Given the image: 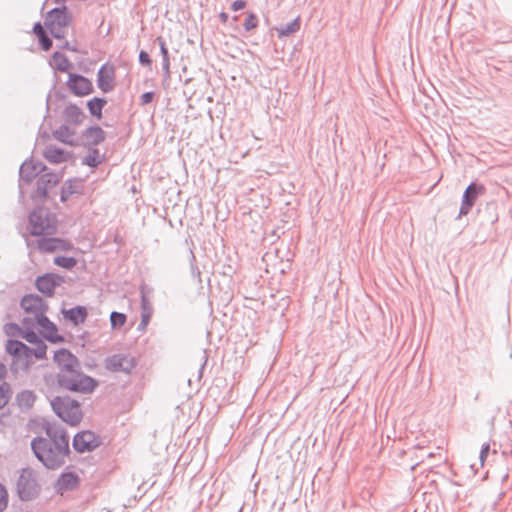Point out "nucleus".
Segmentation results:
<instances>
[{"label": "nucleus", "mask_w": 512, "mask_h": 512, "mask_svg": "<svg viewBox=\"0 0 512 512\" xmlns=\"http://www.w3.org/2000/svg\"><path fill=\"white\" fill-rule=\"evenodd\" d=\"M227 261L229 263L222 264L219 273L223 276L232 277L236 273V267L231 264V259L227 258Z\"/></svg>", "instance_id": "de8ad7c7"}, {"label": "nucleus", "mask_w": 512, "mask_h": 512, "mask_svg": "<svg viewBox=\"0 0 512 512\" xmlns=\"http://www.w3.org/2000/svg\"><path fill=\"white\" fill-rule=\"evenodd\" d=\"M155 97H156V93L154 91L144 92L140 96V105L145 106V105L152 103L155 100Z\"/></svg>", "instance_id": "09e8293b"}, {"label": "nucleus", "mask_w": 512, "mask_h": 512, "mask_svg": "<svg viewBox=\"0 0 512 512\" xmlns=\"http://www.w3.org/2000/svg\"><path fill=\"white\" fill-rule=\"evenodd\" d=\"M42 155L50 164L67 162L74 157V153L72 151H67L54 144L47 145Z\"/></svg>", "instance_id": "5701e85b"}, {"label": "nucleus", "mask_w": 512, "mask_h": 512, "mask_svg": "<svg viewBox=\"0 0 512 512\" xmlns=\"http://www.w3.org/2000/svg\"><path fill=\"white\" fill-rule=\"evenodd\" d=\"M57 215L45 205H34L27 216V231L33 237H47L58 233Z\"/></svg>", "instance_id": "f257e3e1"}, {"label": "nucleus", "mask_w": 512, "mask_h": 512, "mask_svg": "<svg viewBox=\"0 0 512 512\" xmlns=\"http://www.w3.org/2000/svg\"><path fill=\"white\" fill-rule=\"evenodd\" d=\"M54 97L59 101H63L66 99V95L60 90H55Z\"/></svg>", "instance_id": "69168bd1"}, {"label": "nucleus", "mask_w": 512, "mask_h": 512, "mask_svg": "<svg viewBox=\"0 0 512 512\" xmlns=\"http://www.w3.org/2000/svg\"><path fill=\"white\" fill-rule=\"evenodd\" d=\"M107 103L108 101L105 97L94 96L86 102V107L93 118L101 120L103 118V109Z\"/></svg>", "instance_id": "c85d7f7f"}, {"label": "nucleus", "mask_w": 512, "mask_h": 512, "mask_svg": "<svg viewBox=\"0 0 512 512\" xmlns=\"http://www.w3.org/2000/svg\"><path fill=\"white\" fill-rule=\"evenodd\" d=\"M64 282V277L54 273L47 272L36 277L34 285L35 288L45 297H52L55 290L61 283Z\"/></svg>", "instance_id": "4468645a"}, {"label": "nucleus", "mask_w": 512, "mask_h": 512, "mask_svg": "<svg viewBox=\"0 0 512 512\" xmlns=\"http://www.w3.org/2000/svg\"><path fill=\"white\" fill-rule=\"evenodd\" d=\"M34 317H24L22 319V329L35 330L38 326V316L33 315Z\"/></svg>", "instance_id": "a18cd8bd"}, {"label": "nucleus", "mask_w": 512, "mask_h": 512, "mask_svg": "<svg viewBox=\"0 0 512 512\" xmlns=\"http://www.w3.org/2000/svg\"><path fill=\"white\" fill-rule=\"evenodd\" d=\"M207 360H208V356L206 354V351H204V355H203V362L199 368V372H198V379L200 380L202 375H203V371L205 369V366H206V363H207Z\"/></svg>", "instance_id": "680f3d73"}, {"label": "nucleus", "mask_w": 512, "mask_h": 512, "mask_svg": "<svg viewBox=\"0 0 512 512\" xmlns=\"http://www.w3.org/2000/svg\"><path fill=\"white\" fill-rule=\"evenodd\" d=\"M38 173L35 166H33V157L30 156L25 159L19 168L18 173V200L23 203L25 200L24 186L30 185L38 178Z\"/></svg>", "instance_id": "ddd939ff"}, {"label": "nucleus", "mask_w": 512, "mask_h": 512, "mask_svg": "<svg viewBox=\"0 0 512 512\" xmlns=\"http://www.w3.org/2000/svg\"><path fill=\"white\" fill-rule=\"evenodd\" d=\"M31 450L36 459L49 470L62 467L65 464V457L71 454L70 449L63 452L62 448H56V445L42 436H36L31 440Z\"/></svg>", "instance_id": "f03ea898"}, {"label": "nucleus", "mask_w": 512, "mask_h": 512, "mask_svg": "<svg viewBox=\"0 0 512 512\" xmlns=\"http://www.w3.org/2000/svg\"><path fill=\"white\" fill-rule=\"evenodd\" d=\"M50 405L56 416L68 425L78 426L82 421L80 402L70 396H56L50 401Z\"/></svg>", "instance_id": "20e7f679"}, {"label": "nucleus", "mask_w": 512, "mask_h": 512, "mask_svg": "<svg viewBox=\"0 0 512 512\" xmlns=\"http://www.w3.org/2000/svg\"><path fill=\"white\" fill-rule=\"evenodd\" d=\"M74 134L75 131L70 129L66 124L60 125L52 132V136L55 140L71 147H76L79 145L78 140L71 138V136Z\"/></svg>", "instance_id": "bb28decb"}, {"label": "nucleus", "mask_w": 512, "mask_h": 512, "mask_svg": "<svg viewBox=\"0 0 512 512\" xmlns=\"http://www.w3.org/2000/svg\"><path fill=\"white\" fill-rule=\"evenodd\" d=\"M57 385L70 392L90 394L98 387L99 381L80 369L69 373H58L56 375Z\"/></svg>", "instance_id": "7ed1b4c3"}, {"label": "nucleus", "mask_w": 512, "mask_h": 512, "mask_svg": "<svg viewBox=\"0 0 512 512\" xmlns=\"http://www.w3.org/2000/svg\"><path fill=\"white\" fill-rule=\"evenodd\" d=\"M60 49H63V50H68V51H72V52H77L78 49L76 46H73L71 45L68 41H65L63 42L60 46H59Z\"/></svg>", "instance_id": "052dcab7"}, {"label": "nucleus", "mask_w": 512, "mask_h": 512, "mask_svg": "<svg viewBox=\"0 0 512 512\" xmlns=\"http://www.w3.org/2000/svg\"><path fill=\"white\" fill-rule=\"evenodd\" d=\"M301 28V18L297 16L292 21L285 25L275 26L272 29L277 32V36L279 39H284L286 37H290L297 33Z\"/></svg>", "instance_id": "c756f323"}, {"label": "nucleus", "mask_w": 512, "mask_h": 512, "mask_svg": "<svg viewBox=\"0 0 512 512\" xmlns=\"http://www.w3.org/2000/svg\"><path fill=\"white\" fill-rule=\"evenodd\" d=\"M33 166H35L36 168V171L38 173V175L40 176L42 173H46V172H54L53 170L49 169L47 167V165L45 163H43L42 161H39V160H34L33 159Z\"/></svg>", "instance_id": "864d4df0"}, {"label": "nucleus", "mask_w": 512, "mask_h": 512, "mask_svg": "<svg viewBox=\"0 0 512 512\" xmlns=\"http://www.w3.org/2000/svg\"><path fill=\"white\" fill-rule=\"evenodd\" d=\"M51 58L50 65L55 71L69 72L73 68V63L60 51H54Z\"/></svg>", "instance_id": "7c9ffc66"}, {"label": "nucleus", "mask_w": 512, "mask_h": 512, "mask_svg": "<svg viewBox=\"0 0 512 512\" xmlns=\"http://www.w3.org/2000/svg\"><path fill=\"white\" fill-rule=\"evenodd\" d=\"M66 86L69 92L76 97H84L95 91L92 81L88 77L76 72L68 74Z\"/></svg>", "instance_id": "f8f14e48"}, {"label": "nucleus", "mask_w": 512, "mask_h": 512, "mask_svg": "<svg viewBox=\"0 0 512 512\" xmlns=\"http://www.w3.org/2000/svg\"><path fill=\"white\" fill-rule=\"evenodd\" d=\"M83 189H84V179H82L80 177H72V178L66 179L60 187V191H59L60 202H62V203L67 202L68 199L70 198V196H72L74 194L81 195L83 193Z\"/></svg>", "instance_id": "4be33fe9"}, {"label": "nucleus", "mask_w": 512, "mask_h": 512, "mask_svg": "<svg viewBox=\"0 0 512 512\" xmlns=\"http://www.w3.org/2000/svg\"><path fill=\"white\" fill-rule=\"evenodd\" d=\"M72 13L66 5L54 7L46 13L44 26L51 27H68L72 22Z\"/></svg>", "instance_id": "dca6fc26"}, {"label": "nucleus", "mask_w": 512, "mask_h": 512, "mask_svg": "<svg viewBox=\"0 0 512 512\" xmlns=\"http://www.w3.org/2000/svg\"><path fill=\"white\" fill-rule=\"evenodd\" d=\"M20 337L32 345L37 344V342H39L42 339L39 337L36 329L35 330L22 329Z\"/></svg>", "instance_id": "ea45409f"}, {"label": "nucleus", "mask_w": 512, "mask_h": 512, "mask_svg": "<svg viewBox=\"0 0 512 512\" xmlns=\"http://www.w3.org/2000/svg\"><path fill=\"white\" fill-rule=\"evenodd\" d=\"M36 247L41 253H55L56 251L73 252L74 254L83 253V251L74 246V244L66 238L47 236L40 237L36 240Z\"/></svg>", "instance_id": "0eeeda50"}, {"label": "nucleus", "mask_w": 512, "mask_h": 512, "mask_svg": "<svg viewBox=\"0 0 512 512\" xmlns=\"http://www.w3.org/2000/svg\"><path fill=\"white\" fill-rule=\"evenodd\" d=\"M32 33L38 38V35H43L47 32L44 30V26L42 25V23L40 21H37L34 23L32 27Z\"/></svg>", "instance_id": "6e6d98bb"}, {"label": "nucleus", "mask_w": 512, "mask_h": 512, "mask_svg": "<svg viewBox=\"0 0 512 512\" xmlns=\"http://www.w3.org/2000/svg\"><path fill=\"white\" fill-rule=\"evenodd\" d=\"M38 43L41 48V50L47 52L49 51L53 46V40L51 35L49 36L47 33L43 35H38Z\"/></svg>", "instance_id": "37998d69"}, {"label": "nucleus", "mask_w": 512, "mask_h": 512, "mask_svg": "<svg viewBox=\"0 0 512 512\" xmlns=\"http://www.w3.org/2000/svg\"><path fill=\"white\" fill-rule=\"evenodd\" d=\"M64 27H51V28H46L51 37L56 39V40H62L65 38V32L62 30Z\"/></svg>", "instance_id": "3c124183"}, {"label": "nucleus", "mask_w": 512, "mask_h": 512, "mask_svg": "<svg viewBox=\"0 0 512 512\" xmlns=\"http://www.w3.org/2000/svg\"><path fill=\"white\" fill-rule=\"evenodd\" d=\"M485 192L486 187L484 184L475 181L471 182L463 192L459 213L455 219L458 220L463 216L468 215L475 205L477 199L484 195Z\"/></svg>", "instance_id": "1a4fd4ad"}, {"label": "nucleus", "mask_w": 512, "mask_h": 512, "mask_svg": "<svg viewBox=\"0 0 512 512\" xmlns=\"http://www.w3.org/2000/svg\"><path fill=\"white\" fill-rule=\"evenodd\" d=\"M7 375L6 365L0 361V381L3 380Z\"/></svg>", "instance_id": "e2e57ef3"}, {"label": "nucleus", "mask_w": 512, "mask_h": 512, "mask_svg": "<svg viewBox=\"0 0 512 512\" xmlns=\"http://www.w3.org/2000/svg\"><path fill=\"white\" fill-rule=\"evenodd\" d=\"M231 21H232L233 23L238 22V21H239V16H238V15L233 16V17L231 18Z\"/></svg>", "instance_id": "774afa93"}, {"label": "nucleus", "mask_w": 512, "mask_h": 512, "mask_svg": "<svg viewBox=\"0 0 512 512\" xmlns=\"http://www.w3.org/2000/svg\"><path fill=\"white\" fill-rule=\"evenodd\" d=\"M9 493L4 484L0 482V512H4L8 508Z\"/></svg>", "instance_id": "79ce46f5"}, {"label": "nucleus", "mask_w": 512, "mask_h": 512, "mask_svg": "<svg viewBox=\"0 0 512 512\" xmlns=\"http://www.w3.org/2000/svg\"><path fill=\"white\" fill-rule=\"evenodd\" d=\"M88 154L82 158L81 164L90 168H97L105 161V155L97 147H85Z\"/></svg>", "instance_id": "2f4dec72"}, {"label": "nucleus", "mask_w": 512, "mask_h": 512, "mask_svg": "<svg viewBox=\"0 0 512 512\" xmlns=\"http://www.w3.org/2000/svg\"><path fill=\"white\" fill-rule=\"evenodd\" d=\"M70 467L68 466L60 473L53 485L57 495L63 496L65 493L74 491L80 486V476L75 471H68L67 469Z\"/></svg>", "instance_id": "2eb2a0df"}, {"label": "nucleus", "mask_w": 512, "mask_h": 512, "mask_svg": "<svg viewBox=\"0 0 512 512\" xmlns=\"http://www.w3.org/2000/svg\"><path fill=\"white\" fill-rule=\"evenodd\" d=\"M116 69L113 64L106 62L97 71V87L104 93H109L115 88Z\"/></svg>", "instance_id": "f3484780"}, {"label": "nucleus", "mask_w": 512, "mask_h": 512, "mask_svg": "<svg viewBox=\"0 0 512 512\" xmlns=\"http://www.w3.org/2000/svg\"><path fill=\"white\" fill-rule=\"evenodd\" d=\"M221 23L223 24H226L228 21H229V14L224 12V11H221L218 15Z\"/></svg>", "instance_id": "0e129e2a"}, {"label": "nucleus", "mask_w": 512, "mask_h": 512, "mask_svg": "<svg viewBox=\"0 0 512 512\" xmlns=\"http://www.w3.org/2000/svg\"><path fill=\"white\" fill-rule=\"evenodd\" d=\"M63 117L67 123L78 126L86 116L75 103H69L63 110Z\"/></svg>", "instance_id": "cd10ccee"}, {"label": "nucleus", "mask_w": 512, "mask_h": 512, "mask_svg": "<svg viewBox=\"0 0 512 512\" xmlns=\"http://www.w3.org/2000/svg\"><path fill=\"white\" fill-rule=\"evenodd\" d=\"M56 425V423H51L48 420H43L42 422V428L44 429L46 434H49V432H51Z\"/></svg>", "instance_id": "bf43d9fd"}, {"label": "nucleus", "mask_w": 512, "mask_h": 512, "mask_svg": "<svg viewBox=\"0 0 512 512\" xmlns=\"http://www.w3.org/2000/svg\"><path fill=\"white\" fill-rule=\"evenodd\" d=\"M34 354L33 353H25L24 354V362L22 366V371L27 373L31 369L33 363H34Z\"/></svg>", "instance_id": "8fccbe9b"}, {"label": "nucleus", "mask_w": 512, "mask_h": 512, "mask_svg": "<svg viewBox=\"0 0 512 512\" xmlns=\"http://www.w3.org/2000/svg\"><path fill=\"white\" fill-rule=\"evenodd\" d=\"M63 178V170L60 172H46L42 173L35 182V188L29 195V198L34 205H45L46 202H55V199L50 195V191L55 188ZM56 205V203H54Z\"/></svg>", "instance_id": "39448f33"}, {"label": "nucleus", "mask_w": 512, "mask_h": 512, "mask_svg": "<svg viewBox=\"0 0 512 512\" xmlns=\"http://www.w3.org/2000/svg\"><path fill=\"white\" fill-rule=\"evenodd\" d=\"M54 265L71 271L78 263V260L74 256L57 255L53 258Z\"/></svg>", "instance_id": "473e14b6"}, {"label": "nucleus", "mask_w": 512, "mask_h": 512, "mask_svg": "<svg viewBox=\"0 0 512 512\" xmlns=\"http://www.w3.org/2000/svg\"><path fill=\"white\" fill-rule=\"evenodd\" d=\"M259 19L258 16L254 12H249L245 18L243 23V27L245 32H251L255 28L258 27Z\"/></svg>", "instance_id": "58836bf2"}, {"label": "nucleus", "mask_w": 512, "mask_h": 512, "mask_svg": "<svg viewBox=\"0 0 512 512\" xmlns=\"http://www.w3.org/2000/svg\"><path fill=\"white\" fill-rule=\"evenodd\" d=\"M36 400V393L29 389L21 390L15 396V404L19 407L21 412H27L32 409Z\"/></svg>", "instance_id": "a878e982"}, {"label": "nucleus", "mask_w": 512, "mask_h": 512, "mask_svg": "<svg viewBox=\"0 0 512 512\" xmlns=\"http://www.w3.org/2000/svg\"><path fill=\"white\" fill-rule=\"evenodd\" d=\"M15 490L17 497L22 502H30L40 496L42 489L34 469L24 467L20 470Z\"/></svg>", "instance_id": "423d86ee"}, {"label": "nucleus", "mask_w": 512, "mask_h": 512, "mask_svg": "<svg viewBox=\"0 0 512 512\" xmlns=\"http://www.w3.org/2000/svg\"><path fill=\"white\" fill-rule=\"evenodd\" d=\"M53 361L63 372L69 373L79 369V359L67 348H59L55 351Z\"/></svg>", "instance_id": "6ab92c4d"}, {"label": "nucleus", "mask_w": 512, "mask_h": 512, "mask_svg": "<svg viewBox=\"0 0 512 512\" xmlns=\"http://www.w3.org/2000/svg\"><path fill=\"white\" fill-rule=\"evenodd\" d=\"M46 435L49 438L48 440L51 441L53 445H56V448H62L63 452L69 451V434L63 426L56 425L54 429Z\"/></svg>", "instance_id": "393cba45"}, {"label": "nucleus", "mask_w": 512, "mask_h": 512, "mask_svg": "<svg viewBox=\"0 0 512 512\" xmlns=\"http://www.w3.org/2000/svg\"><path fill=\"white\" fill-rule=\"evenodd\" d=\"M36 347L31 348V353L34 354L35 359L37 360H45L47 358V344L41 339L37 344H34Z\"/></svg>", "instance_id": "4c0bfd02"}, {"label": "nucleus", "mask_w": 512, "mask_h": 512, "mask_svg": "<svg viewBox=\"0 0 512 512\" xmlns=\"http://www.w3.org/2000/svg\"><path fill=\"white\" fill-rule=\"evenodd\" d=\"M150 321H151L150 317L141 316V320H140V323H139L137 329L139 331L145 330L146 327L148 326V324L150 323Z\"/></svg>", "instance_id": "13d9d810"}, {"label": "nucleus", "mask_w": 512, "mask_h": 512, "mask_svg": "<svg viewBox=\"0 0 512 512\" xmlns=\"http://www.w3.org/2000/svg\"><path fill=\"white\" fill-rule=\"evenodd\" d=\"M38 326L43 337L52 344H60L65 341V337L58 333L57 325L52 322L46 314H40L38 317Z\"/></svg>", "instance_id": "aec40b11"}, {"label": "nucleus", "mask_w": 512, "mask_h": 512, "mask_svg": "<svg viewBox=\"0 0 512 512\" xmlns=\"http://www.w3.org/2000/svg\"><path fill=\"white\" fill-rule=\"evenodd\" d=\"M107 134L101 126L94 124L82 131L83 147H97L106 140Z\"/></svg>", "instance_id": "412c9836"}, {"label": "nucleus", "mask_w": 512, "mask_h": 512, "mask_svg": "<svg viewBox=\"0 0 512 512\" xmlns=\"http://www.w3.org/2000/svg\"><path fill=\"white\" fill-rule=\"evenodd\" d=\"M50 98H51V94L49 93L47 95V99H46V109H47V112L49 111L50 109Z\"/></svg>", "instance_id": "338daca9"}, {"label": "nucleus", "mask_w": 512, "mask_h": 512, "mask_svg": "<svg viewBox=\"0 0 512 512\" xmlns=\"http://www.w3.org/2000/svg\"><path fill=\"white\" fill-rule=\"evenodd\" d=\"M127 321V315L122 312L112 311L110 314V324L112 330L122 328Z\"/></svg>", "instance_id": "f704fd0d"}, {"label": "nucleus", "mask_w": 512, "mask_h": 512, "mask_svg": "<svg viewBox=\"0 0 512 512\" xmlns=\"http://www.w3.org/2000/svg\"><path fill=\"white\" fill-rule=\"evenodd\" d=\"M139 64L149 69L152 68V59L146 50H140L138 55Z\"/></svg>", "instance_id": "49530a36"}, {"label": "nucleus", "mask_w": 512, "mask_h": 512, "mask_svg": "<svg viewBox=\"0 0 512 512\" xmlns=\"http://www.w3.org/2000/svg\"><path fill=\"white\" fill-rule=\"evenodd\" d=\"M189 263H190V270H191V276L193 280H195L198 284L202 283L201 279V271L199 267L196 265V256L192 250L189 251Z\"/></svg>", "instance_id": "e433bc0d"}, {"label": "nucleus", "mask_w": 512, "mask_h": 512, "mask_svg": "<svg viewBox=\"0 0 512 512\" xmlns=\"http://www.w3.org/2000/svg\"><path fill=\"white\" fill-rule=\"evenodd\" d=\"M491 447L489 443H484L481 447L480 453H479V460L481 462V465L484 464L486 461L489 453H490Z\"/></svg>", "instance_id": "603ef678"}, {"label": "nucleus", "mask_w": 512, "mask_h": 512, "mask_svg": "<svg viewBox=\"0 0 512 512\" xmlns=\"http://www.w3.org/2000/svg\"><path fill=\"white\" fill-rule=\"evenodd\" d=\"M140 294H141V300H140V306H141V316H146L152 318L153 315V307L152 304L148 298V296L145 293V287L142 285L140 287Z\"/></svg>", "instance_id": "72a5a7b5"}, {"label": "nucleus", "mask_w": 512, "mask_h": 512, "mask_svg": "<svg viewBox=\"0 0 512 512\" xmlns=\"http://www.w3.org/2000/svg\"><path fill=\"white\" fill-rule=\"evenodd\" d=\"M136 366L137 360L127 354H113L107 356L104 360L105 369L112 373L123 372L131 374Z\"/></svg>", "instance_id": "9b49d317"}, {"label": "nucleus", "mask_w": 512, "mask_h": 512, "mask_svg": "<svg viewBox=\"0 0 512 512\" xmlns=\"http://www.w3.org/2000/svg\"><path fill=\"white\" fill-rule=\"evenodd\" d=\"M11 396L12 390L10 384L5 381L0 383V410L9 403Z\"/></svg>", "instance_id": "c9c22d12"}, {"label": "nucleus", "mask_w": 512, "mask_h": 512, "mask_svg": "<svg viewBox=\"0 0 512 512\" xmlns=\"http://www.w3.org/2000/svg\"><path fill=\"white\" fill-rule=\"evenodd\" d=\"M22 328L15 322H8L4 325V332L8 336H19L21 334Z\"/></svg>", "instance_id": "c03bdc74"}, {"label": "nucleus", "mask_w": 512, "mask_h": 512, "mask_svg": "<svg viewBox=\"0 0 512 512\" xmlns=\"http://www.w3.org/2000/svg\"><path fill=\"white\" fill-rule=\"evenodd\" d=\"M5 351L12 359L9 370L14 376H17L19 371H22L24 354L31 353V347L18 339L10 338L6 340Z\"/></svg>", "instance_id": "6e6552de"}, {"label": "nucleus", "mask_w": 512, "mask_h": 512, "mask_svg": "<svg viewBox=\"0 0 512 512\" xmlns=\"http://www.w3.org/2000/svg\"><path fill=\"white\" fill-rule=\"evenodd\" d=\"M102 444L98 434L91 430H82L77 432L72 439L73 449L80 454L93 452Z\"/></svg>", "instance_id": "9d476101"}, {"label": "nucleus", "mask_w": 512, "mask_h": 512, "mask_svg": "<svg viewBox=\"0 0 512 512\" xmlns=\"http://www.w3.org/2000/svg\"><path fill=\"white\" fill-rule=\"evenodd\" d=\"M247 6V2L245 0H235L231 3V10L237 12L239 10L244 9Z\"/></svg>", "instance_id": "5fc2aeb1"}, {"label": "nucleus", "mask_w": 512, "mask_h": 512, "mask_svg": "<svg viewBox=\"0 0 512 512\" xmlns=\"http://www.w3.org/2000/svg\"><path fill=\"white\" fill-rule=\"evenodd\" d=\"M155 42L159 45L160 54L162 56V63H168L170 64V56H169V50L167 48L166 42L162 36H158L155 39Z\"/></svg>", "instance_id": "a19ab883"}, {"label": "nucleus", "mask_w": 512, "mask_h": 512, "mask_svg": "<svg viewBox=\"0 0 512 512\" xmlns=\"http://www.w3.org/2000/svg\"><path fill=\"white\" fill-rule=\"evenodd\" d=\"M162 69H163V86L164 88L166 87L165 84L166 82L170 79V64H168L167 62L166 63H162Z\"/></svg>", "instance_id": "4d7b16f0"}, {"label": "nucleus", "mask_w": 512, "mask_h": 512, "mask_svg": "<svg viewBox=\"0 0 512 512\" xmlns=\"http://www.w3.org/2000/svg\"><path fill=\"white\" fill-rule=\"evenodd\" d=\"M61 312L64 319L74 326L83 324L88 317L87 307L83 305H76L69 309H62Z\"/></svg>", "instance_id": "b1692460"}, {"label": "nucleus", "mask_w": 512, "mask_h": 512, "mask_svg": "<svg viewBox=\"0 0 512 512\" xmlns=\"http://www.w3.org/2000/svg\"><path fill=\"white\" fill-rule=\"evenodd\" d=\"M20 306L27 314H33L40 317V314H46L48 303L38 294L30 293L24 295L20 300Z\"/></svg>", "instance_id": "a211bd4d"}]
</instances>
